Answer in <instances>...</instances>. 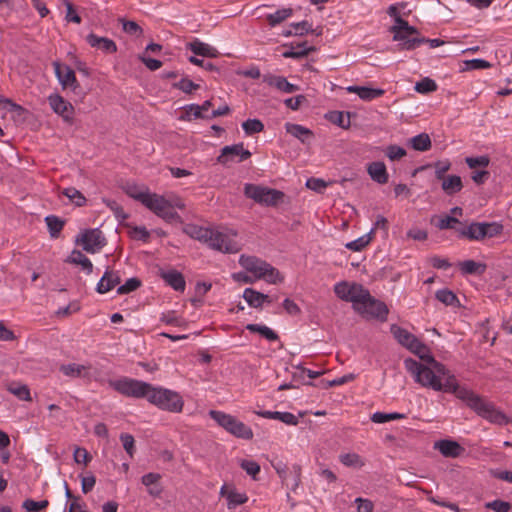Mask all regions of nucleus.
<instances>
[{
	"mask_svg": "<svg viewBox=\"0 0 512 512\" xmlns=\"http://www.w3.org/2000/svg\"><path fill=\"white\" fill-rule=\"evenodd\" d=\"M404 365L416 383L437 392L442 391L444 382L452 373L445 365L436 361L434 357L429 358V364L427 365L411 358L406 359Z\"/></svg>",
	"mask_w": 512,
	"mask_h": 512,
	"instance_id": "obj_1",
	"label": "nucleus"
},
{
	"mask_svg": "<svg viewBox=\"0 0 512 512\" xmlns=\"http://www.w3.org/2000/svg\"><path fill=\"white\" fill-rule=\"evenodd\" d=\"M389 31L393 34V40L398 42L399 50H414L424 44V37L420 36L418 29L410 26L408 21L397 16L395 23Z\"/></svg>",
	"mask_w": 512,
	"mask_h": 512,
	"instance_id": "obj_2",
	"label": "nucleus"
},
{
	"mask_svg": "<svg viewBox=\"0 0 512 512\" xmlns=\"http://www.w3.org/2000/svg\"><path fill=\"white\" fill-rule=\"evenodd\" d=\"M239 264L254 276V279H263L270 284L281 283L284 278L271 264L256 256L241 255Z\"/></svg>",
	"mask_w": 512,
	"mask_h": 512,
	"instance_id": "obj_3",
	"label": "nucleus"
},
{
	"mask_svg": "<svg viewBox=\"0 0 512 512\" xmlns=\"http://www.w3.org/2000/svg\"><path fill=\"white\" fill-rule=\"evenodd\" d=\"M135 196L146 208L166 222H181L180 215L171 209L169 200L164 196L150 192L149 194H137Z\"/></svg>",
	"mask_w": 512,
	"mask_h": 512,
	"instance_id": "obj_4",
	"label": "nucleus"
},
{
	"mask_svg": "<svg viewBox=\"0 0 512 512\" xmlns=\"http://www.w3.org/2000/svg\"><path fill=\"white\" fill-rule=\"evenodd\" d=\"M147 400L159 409L172 413H180L184 406V401L178 392L163 387L151 386Z\"/></svg>",
	"mask_w": 512,
	"mask_h": 512,
	"instance_id": "obj_5",
	"label": "nucleus"
},
{
	"mask_svg": "<svg viewBox=\"0 0 512 512\" xmlns=\"http://www.w3.org/2000/svg\"><path fill=\"white\" fill-rule=\"evenodd\" d=\"M209 416L228 433L237 438L250 440L253 438L252 429L239 421L235 416L222 411L210 410Z\"/></svg>",
	"mask_w": 512,
	"mask_h": 512,
	"instance_id": "obj_6",
	"label": "nucleus"
},
{
	"mask_svg": "<svg viewBox=\"0 0 512 512\" xmlns=\"http://www.w3.org/2000/svg\"><path fill=\"white\" fill-rule=\"evenodd\" d=\"M110 387H112L118 393L132 398H146L148 399L149 392L151 391V384L128 378L122 377L117 380H113L109 382Z\"/></svg>",
	"mask_w": 512,
	"mask_h": 512,
	"instance_id": "obj_7",
	"label": "nucleus"
},
{
	"mask_svg": "<svg viewBox=\"0 0 512 512\" xmlns=\"http://www.w3.org/2000/svg\"><path fill=\"white\" fill-rule=\"evenodd\" d=\"M236 238L235 230L211 229V240L208 241V246L223 253H237L241 247Z\"/></svg>",
	"mask_w": 512,
	"mask_h": 512,
	"instance_id": "obj_8",
	"label": "nucleus"
},
{
	"mask_svg": "<svg viewBox=\"0 0 512 512\" xmlns=\"http://www.w3.org/2000/svg\"><path fill=\"white\" fill-rule=\"evenodd\" d=\"M244 194L255 202L266 206H275L284 197V193L279 190L255 184H246Z\"/></svg>",
	"mask_w": 512,
	"mask_h": 512,
	"instance_id": "obj_9",
	"label": "nucleus"
},
{
	"mask_svg": "<svg viewBox=\"0 0 512 512\" xmlns=\"http://www.w3.org/2000/svg\"><path fill=\"white\" fill-rule=\"evenodd\" d=\"M334 293L341 300L351 302L354 310L363 302L364 297H368V290L358 283L339 282L334 286Z\"/></svg>",
	"mask_w": 512,
	"mask_h": 512,
	"instance_id": "obj_10",
	"label": "nucleus"
},
{
	"mask_svg": "<svg viewBox=\"0 0 512 512\" xmlns=\"http://www.w3.org/2000/svg\"><path fill=\"white\" fill-rule=\"evenodd\" d=\"M355 311L366 318H376L380 321H386L389 312L386 304L372 297L369 291L368 297L363 298V302L359 304Z\"/></svg>",
	"mask_w": 512,
	"mask_h": 512,
	"instance_id": "obj_11",
	"label": "nucleus"
},
{
	"mask_svg": "<svg viewBox=\"0 0 512 512\" xmlns=\"http://www.w3.org/2000/svg\"><path fill=\"white\" fill-rule=\"evenodd\" d=\"M441 392L453 393L458 399L464 401L472 410L474 409L473 405L477 404L481 399V397L473 391L466 387H461L453 373H451L450 376H448L447 381L444 382Z\"/></svg>",
	"mask_w": 512,
	"mask_h": 512,
	"instance_id": "obj_12",
	"label": "nucleus"
},
{
	"mask_svg": "<svg viewBox=\"0 0 512 512\" xmlns=\"http://www.w3.org/2000/svg\"><path fill=\"white\" fill-rule=\"evenodd\" d=\"M474 411L482 418L493 424L505 425L508 423V417L492 402H488L481 397L477 404H474Z\"/></svg>",
	"mask_w": 512,
	"mask_h": 512,
	"instance_id": "obj_13",
	"label": "nucleus"
},
{
	"mask_svg": "<svg viewBox=\"0 0 512 512\" xmlns=\"http://www.w3.org/2000/svg\"><path fill=\"white\" fill-rule=\"evenodd\" d=\"M85 251L95 253L105 246L106 241L99 229H88L83 231L76 239Z\"/></svg>",
	"mask_w": 512,
	"mask_h": 512,
	"instance_id": "obj_14",
	"label": "nucleus"
},
{
	"mask_svg": "<svg viewBox=\"0 0 512 512\" xmlns=\"http://www.w3.org/2000/svg\"><path fill=\"white\" fill-rule=\"evenodd\" d=\"M47 99L54 113L59 115L64 122L68 124L73 123L75 110L70 102L65 100L58 93L50 94Z\"/></svg>",
	"mask_w": 512,
	"mask_h": 512,
	"instance_id": "obj_15",
	"label": "nucleus"
},
{
	"mask_svg": "<svg viewBox=\"0 0 512 512\" xmlns=\"http://www.w3.org/2000/svg\"><path fill=\"white\" fill-rule=\"evenodd\" d=\"M250 157L251 152L244 148L243 143H238L223 147L217 161L225 165L228 162H242Z\"/></svg>",
	"mask_w": 512,
	"mask_h": 512,
	"instance_id": "obj_16",
	"label": "nucleus"
},
{
	"mask_svg": "<svg viewBox=\"0 0 512 512\" xmlns=\"http://www.w3.org/2000/svg\"><path fill=\"white\" fill-rule=\"evenodd\" d=\"M55 75L63 89L70 88L76 92L80 88L79 82L76 78L75 72L68 65H62L58 61L53 62Z\"/></svg>",
	"mask_w": 512,
	"mask_h": 512,
	"instance_id": "obj_17",
	"label": "nucleus"
},
{
	"mask_svg": "<svg viewBox=\"0 0 512 512\" xmlns=\"http://www.w3.org/2000/svg\"><path fill=\"white\" fill-rule=\"evenodd\" d=\"M121 282V275L119 271L107 268L103 276L97 283L96 291L99 294H105L118 286Z\"/></svg>",
	"mask_w": 512,
	"mask_h": 512,
	"instance_id": "obj_18",
	"label": "nucleus"
},
{
	"mask_svg": "<svg viewBox=\"0 0 512 512\" xmlns=\"http://www.w3.org/2000/svg\"><path fill=\"white\" fill-rule=\"evenodd\" d=\"M212 107L211 100L204 101L201 105L198 104H190L185 107V114L181 117L182 120H192V119H208L209 114L206 112Z\"/></svg>",
	"mask_w": 512,
	"mask_h": 512,
	"instance_id": "obj_19",
	"label": "nucleus"
},
{
	"mask_svg": "<svg viewBox=\"0 0 512 512\" xmlns=\"http://www.w3.org/2000/svg\"><path fill=\"white\" fill-rule=\"evenodd\" d=\"M263 82L271 87H275L281 92L284 93H293L299 90L297 85H294L283 76H278L274 74H265L263 76Z\"/></svg>",
	"mask_w": 512,
	"mask_h": 512,
	"instance_id": "obj_20",
	"label": "nucleus"
},
{
	"mask_svg": "<svg viewBox=\"0 0 512 512\" xmlns=\"http://www.w3.org/2000/svg\"><path fill=\"white\" fill-rule=\"evenodd\" d=\"M390 330L394 338L398 341V343L406 347L407 349L414 347L416 345V342L418 341L416 336L411 334L408 330L397 325H392Z\"/></svg>",
	"mask_w": 512,
	"mask_h": 512,
	"instance_id": "obj_21",
	"label": "nucleus"
},
{
	"mask_svg": "<svg viewBox=\"0 0 512 512\" xmlns=\"http://www.w3.org/2000/svg\"><path fill=\"white\" fill-rule=\"evenodd\" d=\"M86 41L91 47L101 49L107 53H114L117 51V46L113 40L105 37H99L93 33L87 35Z\"/></svg>",
	"mask_w": 512,
	"mask_h": 512,
	"instance_id": "obj_22",
	"label": "nucleus"
},
{
	"mask_svg": "<svg viewBox=\"0 0 512 512\" xmlns=\"http://www.w3.org/2000/svg\"><path fill=\"white\" fill-rule=\"evenodd\" d=\"M160 275L162 279L174 290L180 292L185 290L186 282L184 276L180 272L172 269L169 271H162Z\"/></svg>",
	"mask_w": 512,
	"mask_h": 512,
	"instance_id": "obj_23",
	"label": "nucleus"
},
{
	"mask_svg": "<svg viewBox=\"0 0 512 512\" xmlns=\"http://www.w3.org/2000/svg\"><path fill=\"white\" fill-rule=\"evenodd\" d=\"M349 93L357 94L364 101H371L381 97L385 91L380 88H370L364 86H349L346 88Z\"/></svg>",
	"mask_w": 512,
	"mask_h": 512,
	"instance_id": "obj_24",
	"label": "nucleus"
},
{
	"mask_svg": "<svg viewBox=\"0 0 512 512\" xmlns=\"http://www.w3.org/2000/svg\"><path fill=\"white\" fill-rule=\"evenodd\" d=\"M285 129L287 133L300 140L303 144H309L313 137V133L310 129L299 124L286 123Z\"/></svg>",
	"mask_w": 512,
	"mask_h": 512,
	"instance_id": "obj_25",
	"label": "nucleus"
},
{
	"mask_svg": "<svg viewBox=\"0 0 512 512\" xmlns=\"http://www.w3.org/2000/svg\"><path fill=\"white\" fill-rule=\"evenodd\" d=\"M367 172L372 180L379 184H385L388 182V173L383 162L377 161L370 163L367 167Z\"/></svg>",
	"mask_w": 512,
	"mask_h": 512,
	"instance_id": "obj_26",
	"label": "nucleus"
},
{
	"mask_svg": "<svg viewBox=\"0 0 512 512\" xmlns=\"http://www.w3.org/2000/svg\"><path fill=\"white\" fill-rule=\"evenodd\" d=\"M435 447L445 457H458L464 450L459 443L452 440H441L435 444Z\"/></svg>",
	"mask_w": 512,
	"mask_h": 512,
	"instance_id": "obj_27",
	"label": "nucleus"
},
{
	"mask_svg": "<svg viewBox=\"0 0 512 512\" xmlns=\"http://www.w3.org/2000/svg\"><path fill=\"white\" fill-rule=\"evenodd\" d=\"M243 298L253 308H260L264 302H272V299L263 293H260L252 288H246L243 293Z\"/></svg>",
	"mask_w": 512,
	"mask_h": 512,
	"instance_id": "obj_28",
	"label": "nucleus"
},
{
	"mask_svg": "<svg viewBox=\"0 0 512 512\" xmlns=\"http://www.w3.org/2000/svg\"><path fill=\"white\" fill-rule=\"evenodd\" d=\"M459 234L470 240H482L485 238L484 223L473 222L467 228L459 230Z\"/></svg>",
	"mask_w": 512,
	"mask_h": 512,
	"instance_id": "obj_29",
	"label": "nucleus"
},
{
	"mask_svg": "<svg viewBox=\"0 0 512 512\" xmlns=\"http://www.w3.org/2000/svg\"><path fill=\"white\" fill-rule=\"evenodd\" d=\"M187 48L191 50L195 55L203 56V57H216L218 51L216 48L210 46L207 43H203L199 40H195L190 42L187 45Z\"/></svg>",
	"mask_w": 512,
	"mask_h": 512,
	"instance_id": "obj_30",
	"label": "nucleus"
},
{
	"mask_svg": "<svg viewBox=\"0 0 512 512\" xmlns=\"http://www.w3.org/2000/svg\"><path fill=\"white\" fill-rule=\"evenodd\" d=\"M211 229L190 224L185 227L184 231L192 238L208 245V241L211 240Z\"/></svg>",
	"mask_w": 512,
	"mask_h": 512,
	"instance_id": "obj_31",
	"label": "nucleus"
},
{
	"mask_svg": "<svg viewBox=\"0 0 512 512\" xmlns=\"http://www.w3.org/2000/svg\"><path fill=\"white\" fill-rule=\"evenodd\" d=\"M441 181L442 190L447 195H454L455 193L461 191V189L463 188L461 177L457 175H449L444 179H441Z\"/></svg>",
	"mask_w": 512,
	"mask_h": 512,
	"instance_id": "obj_32",
	"label": "nucleus"
},
{
	"mask_svg": "<svg viewBox=\"0 0 512 512\" xmlns=\"http://www.w3.org/2000/svg\"><path fill=\"white\" fill-rule=\"evenodd\" d=\"M459 268L465 275H481L486 271V264L474 260L459 262Z\"/></svg>",
	"mask_w": 512,
	"mask_h": 512,
	"instance_id": "obj_33",
	"label": "nucleus"
},
{
	"mask_svg": "<svg viewBox=\"0 0 512 512\" xmlns=\"http://www.w3.org/2000/svg\"><path fill=\"white\" fill-rule=\"evenodd\" d=\"M67 262L76 265H81L87 274H91L93 271L92 262L79 250H73L70 256L68 257Z\"/></svg>",
	"mask_w": 512,
	"mask_h": 512,
	"instance_id": "obj_34",
	"label": "nucleus"
},
{
	"mask_svg": "<svg viewBox=\"0 0 512 512\" xmlns=\"http://www.w3.org/2000/svg\"><path fill=\"white\" fill-rule=\"evenodd\" d=\"M89 367L85 365H80L76 363H70V364H63L60 366V371L68 377H83L85 376V372L88 370Z\"/></svg>",
	"mask_w": 512,
	"mask_h": 512,
	"instance_id": "obj_35",
	"label": "nucleus"
},
{
	"mask_svg": "<svg viewBox=\"0 0 512 512\" xmlns=\"http://www.w3.org/2000/svg\"><path fill=\"white\" fill-rule=\"evenodd\" d=\"M246 329L252 333H259L269 341H276L279 338L275 331L265 325L247 324Z\"/></svg>",
	"mask_w": 512,
	"mask_h": 512,
	"instance_id": "obj_36",
	"label": "nucleus"
},
{
	"mask_svg": "<svg viewBox=\"0 0 512 512\" xmlns=\"http://www.w3.org/2000/svg\"><path fill=\"white\" fill-rule=\"evenodd\" d=\"M411 147L417 151H427L431 147V139L428 134L421 133L410 139Z\"/></svg>",
	"mask_w": 512,
	"mask_h": 512,
	"instance_id": "obj_37",
	"label": "nucleus"
},
{
	"mask_svg": "<svg viewBox=\"0 0 512 512\" xmlns=\"http://www.w3.org/2000/svg\"><path fill=\"white\" fill-rule=\"evenodd\" d=\"M435 297L438 301H440L441 303H443L447 306H454V307L460 306L459 299L451 290H448V289L438 290L435 294Z\"/></svg>",
	"mask_w": 512,
	"mask_h": 512,
	"instance_id": "obj_38",
	"label": "nucleus"
},
{
	"mask_svg": "<svg viewBox=\"0 0 512 512\" xmlns=\"http://www.w3.org/2000/svg\"><path fill=\"white\" fill-rule=\"evenodd\" d=\"M373 235L374 229H371L367 234L359 237L356 240L348 242L345 246L347 249L352 251H361L371 242Z\"/></svg>",
	"mask_w": 512,
	"mask_h": 512,
	"instance_id": "obj_39",
	"label": "nucleus"
},
{
	"mask_svg": "<svg viewBox=\"0 0 512 512\" xmlns=\"http://www.w3.org/2000/svg\"><path fill=\"white\" fill-rule=\"evenodd\" d=\"M292 15V9L291 8H283L279 9L274 13L268 14L266 16V19L271 27H274L286 19H288Z\"/></svg>",
	"mask_w": 512,
	"mask_h": 512,
	"instance_id": "obj_40",
	"label": "nucleus"
},
{
	"mask_svg": "<svg viewBox=\"0 0 512 512\" xmlns=\"http://www.w3.org/2000/svg\"><path fill=\"white\" fill-rule=\"evenodd\" d=\"M50 235L57 238L64 227L65 222L57 216L49 215L45 218Z\"/></svg>",
	"mask_w": 512,
	"mask_h": 512,
	"instance_id": "obj_41",
	"label": "nucleus"
},
{
	"mask_svg": "<svg viewBox=\"0 0 512 512\" xmlns=\"http://www.w3.org/2000/svg\"><path fill=\"white\" fill-rule=\"evenodd\" d=\"M339 460L343 465L347 467L361 468L365 465L364 460L357 453L341 454L339 456Z\"/></svg>",
	"mask_w": 512,
	"mask_h": 512,
	"instance_id": "obj_42",
	"label": "nucleus"
},
{
	"mask_svg": "<svg viewBox=\"0 0 512 512\" xmlns=\"http://www.w3.org/2000/svg\"><path fill=\"white\" fill-rule=\"evenodd\" d=\"M227 501L228 509H235L237 506L245 504L248 501V496L232 489L227 493Z\"/></svg>",
	"mask_w": 512,
	"mask_h": 512,
	"instance_id": "obj_43",
	"label": "nucleus"
},
{
	"mask_svg": "<svg viewBox=\"0 0 512 512\" xmlns=\"http://www.w3.org/2000/svg\"><path fill=\"white\" fill-rule=\"evenodd\" d=\"M8 391L23 401H31L30 390L27 385L13 383L9 385Z\"/></svg>",
	"mask_w": 512,
	"mask_h": 512,
	"instance_id": "obj_44",
	"label": "nucleus"
},
{
	"mask_svg": "<svg viewBox=\"0 0 512 512\" xmlns=\"http://www.w3.org/2000/svg\"><path fill=\"white\" fill-rule=\"evenodd\" d=\"M313 48H307L306 43H302L297 45L296 47H292L291 49L283 52L284 58H294V59H300L309 54L310 51H312Z\"/></svg>",
	"mask_w": 512,
	"mask_h": 512,
	"instance_id": "obj_45",
	"label": "nucleus"
},
{
	"mask_svg": "<svg viewBox=\"0 0 512 512\" xmlns=\"http://www.w3.org/2000/svg\"><path fill=\"white\" fill-rule=\"evenodd\" d=\"M62 194L78 207H81L86 203V198L84 195L74 187L65 188L62 191Z\"/></svg>",
	"mask_w": 512,
	"mask_h": 512,
	"instance_id": "obj_46",
	"label": "nucleus"
},
{
	"mask_svg": "<svg viewBox=\"0 0 512 512\" xmlns=\"http://www.w3.org/2000/svg\"><path fill=\"white\" fill-rule=\"evenodd\" d=\"M404 418H406L405 414L397 413V412H393V413L375 412L371 416V420L374 423H385L388 421L399 420V419H404Z\"/></svg>",
	"mask_w": 512,
	"mask_h": 512,
	"instance_id": "obj_47",
	"label": "nucleus"
},
{
	"mask_svg": "<svg viewBox=\"0 0 512 512\" xmlns=\"http://www.w3.org/2000/svg\"><path fill=\"white\" fill-rule=\"evenodd\" d=\"M119 21L125 33L136 37L143 35V29L135 21L125 20L124 18L119 19Z\"/></svg>",
	"mask_w": 512,
	"mask_h": 512,
	"instance_id": "obj_48",
	"label": "nucleus"
},
{
	"mask_svg": "<svg viewBox=\"0 0 512 512\" xmlns=\"http://www.w3.org/2000/svg\"><path fill=\"white\" fill-rule=\"evenodd\" d=\"M242 128L247 135H253L262 132L264 125L258 119H248L242 123Z\"/></svg>",
	"mask_w": 512,
	"mask_h": 512,
	"instance_id": "obj_49",
	"label": "nucleus"
},
{
	"mask_svg": "<svg viewBox=\"0 0 512 512\" xmlns=\"http://www.w3.org/2000/svg\"><path fill=\"white\" fill-rule=\"evenodd\" d=\"M437 89V84L434 80L430 78H424L421 81L417 82L415 85V90L421 94H427L430 92H434Z\"/></svg>",
	"mask_w": 512,
	"mask_h": 512,
	"instance_id": "obj_50",
	"label": "nucleus"
},
{
	"mask_svg": "<svg viewBox=\"0 0 512 512\" xmlns=\"http://www.w3.org/2000/svg\"><path fill=\"white\" fill-rule=\"evenodd\" d=\"M140 286H141V281L138 278L133 277V278L128 279L123 285H120L117 288V293L119 295L128 294L132 291H135Z\"/></svg>",
	"mask_w": 512,
	"mask_h": 512,
	"instance_id": "obj_51",
	"label": "nucleus"
},
{
	"mask_svg": "<svg viewBox=\"0 0 512 512\" xmlns=\"http://www.w3.org/2000/svg\"><path fill=\"white\" fill-rule=\"evenodd\" d=\"M331 121L343 129H348L350 127V113L335 112L331 116Z\"/></svg>",
	"mask_w": 512,
	"mask_h": 512,
	"instance_id": "obj_52",
	"label": "nucleus"
},
{
	"mask_svg": "<svg viewBox=\"0 0 512 512\" xmlns=\"http://www.w3.org/2000/svg\"><path fill=\"white\" fill-rule=\"evenodd\" d=\"M409 350L419 356V358L425 361L427 364H429V358L433 357L430 355L428 347L424 345L420 340H418L416 345L411 347Z\"/></svg>",
	"mask_w": 512,
	"mask_h": 512,
	"instance_id": "obj_53",
	"label": "nucleus"
},
{
	"mask_svg": "<svg viewBox=\"0 0 512 512\" xmlns=\"http://www.w3.org/2000/svg\"><path fill=\"white\" fill-rule=\"evenodd\" d=\"M49 505L48 500L42 501H34L32 499H27L23 502L22 507L27 512H38Z\"/></svg>",
	"mask_w": 512,
	"mask_h": 512,
	"instance_id": "obj_54",
	"label": "nucleus"
},
{
	"mask_svg": "<svg viewBox=\"0 0 512 512\" xmlns=\"http://www.w3.org/2000/svg\"><path fill=\"white\" fill-rule=\"evenodd\" d=\"M173 87L181 90L186 94H191L194 90L199 89L200 86L188 78H182L177 83H174Z\"/></svg>",
	"mask_w": 512,
	"mask_h": 512,
	"instance_id": "obj_55",
	"label": "nucleus"
},
{
	"mask_svg": "<svg viewBox=\"0 0 512 512\" xmlns=\"http://www.w3.org/2000/svg\"><path fill=\"white\" fill-rule=\"evenodd\" d=\"M274 419L279 420V421L285 423L286 425H290V426H296L299 423L298 417L290 412L275 411Z\"/></svg>",
	"mask_w": 512,
	"mask_h": 512,
	"instance_id": "obj_56",
	"label": "nucleus"
},
{
	"mask_svg": "<svg viewBox=\"0 0 512 512\" xmlns=\"http://www.w3.org/2000/svg\"><path fill=\"white\" fill-rule=\"evenodd\" d=\"M484 506L486 509H490L494 512H509L512 508L509 502L503 500L487 502Z\"/></svg>",
	"mask_w": 512,
	"mask_h": 512,
	"instance_id": "obj_57",
	"label": "nucleus"
},
{
	"mask_svg": "<svg viewBox=\"0 0 512 512\" xmlns=\"http://www.w3.org/2000/svg\"><path fill=\"white\" fill-rule=\"evenodd\" d=\"M433 167L435 169V177L438 180L444 179L445 173L448 172L451 168V162L447 159L445 160H439L433 164Z\"/></svg>",
	"mask_w": 512,
	"mask_h": 512,
	"instance_id": "obj_58",
	"label": "nucleus"
},
{
	"mask_svg": "<svg viewBox=\"0 0 512 512\" xmlns=\"http://www.w3.org/2000/svg\"><path fill=\"white\" fill-rule=\"evenodd\" d=\"M120 440L122 442L123 448L127 452V454L132 458L135 453V440L131 434L122 433L120 435Z\"/></svg>",
	"mask_w": 512,
	"mask_h": 512,
	"instance_id": "obj_59",
	"label": "nucleus"
},
{
	"mask_svg": "<svg viewBox=\"0 0 512 512\" xmlns=\"http://www.w3.org/2000/svg\"><path fill=\"white\" fill-rule=\"evenodd\" d=\"M240 466L253 479H256V476L260 472V465L255 461L243 460L241 461Z\"/></svg>",
	"mask_w": 512,
	"mask_h": 512,
	"instance_id": "obj_60",
	"label": "nucleus"
},
{
	"mask_svg": "<svg viewBox=\"0 0 512 512\" xmlns=\"http://www.w3.org/2000/svg\"><path fill=\"white\" fill-rule=\"evenodd\" d=\"M484 223V230H485V237H496L500 235L503 231V225L498 222H483Z\"/></svg>",
	"mask_w": 512,
	"mask_h": 512,
	"instance_id": "obj_61",
	"label": "nucleus"
},
{
	"mask_svg": "<svg viewBox=\"0 0 512 512\" xmlns=\"http://www.w3.org/2000/svg\"><path fill=\"white\" fill-rule=\"evenodd\" d=\"M63 3L65 5V7H66L65 20L67 22H73V23H76V24H80L81 23V17L76 13L73 4L70 1H68V0H63Z\"/></svg>",
	"mask_w": 512,
	"mask_h": 512,
	"instance_id": "obj_62",
	"label": "nucleus"
},
{
	"mask_svg": "<svg viewBox=\"0 0 512 512\" xmlns=\"http://www.w3.org/2000/svg\"><path fill=\"white\" fill-rule=\"evenodd\" d=\"M386 156L391 160H399L406 155V150L397 145H390L386 148Z\"/></svg>",
	"mask_w": 512,
	"mask_h": 512,
	"instance_id": "obj_63",
	"label": "nucleus"
},
{
	"mask_svg": "<svg viewBox=\"0 0 512 512\" xmlns=\"http://www.w3.org/2000/svg\"><path fill=\"white\" fill-rule=\"evenodd\" d=\"M466 70H481L488 69L492 65L484 59H472L465 61Z\"/></svg>",
	"mask_w": 512,
	"mask_h": 512,
	"instance_id": "obj_64",
	"label": "nucleus"
}]
</instances>
